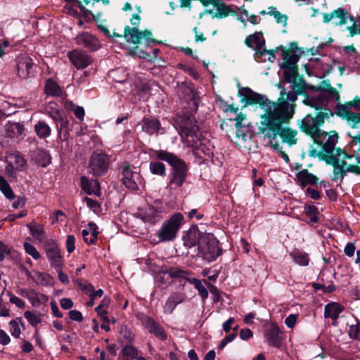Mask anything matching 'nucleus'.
<instances>
[{
	"label": "nucleus",
	"instance_id": "4",
	"mask_svg": "<svg viewBox=\"0 0 360 360\" xmlns=\"http://www.w3.org/2000/svg\"><path fill=\"white\" fill-rule=\"evenodd\" d=\"M154 156L158 160L167 162L172 167L173 173L169 182L170 185H174L176 187L181 186L187 174V167L185 162L175 154L165 150H155Z\"/></svg>",
	"mask_w": 360,
	"mask_h": 360
},
{
	"label": "nucleus",
	"instance_id": "45",
	"mask_svg": "<svg viewBox=\"0 0 360 360\" xmlns=\"http://www.w3.org/2000/svg\"><path fill=\"white\" fill-rule=\"evenodd\" d=\"M24 316L33 327H37L42 321L41 314H37L30 311H25Z\"/></svg>",
	"mask_w": 360,
	"mask_h": 360
},
{
	"label": "nucleus",
	"instance_id": "46",
	"mask_svg": "<svg viewBox=\"0 0 360 360\" xmlns=\"http://www.w3.org/2000/svg\"><path fill=\"white\" fill-rule=\"evenodd\" d=\"M179 89L185 94L184 99L186 101H191L195 105L196 104L198 94L191 86L182 85Z\"/></svg>",
	"mask_w": 360,
	"mask_h": 360
},
{
	"label": "nucleus",
	"instance_id": "24",
	"mask_svg": "<svg viewBox=\"0 0 360 360\" xmlns=\"http://www.w3.org/2000/svg\"><path fill=\"white\" fill-rule=\"evenodd\" d=\"M6 158L8 167L16 170H22L26 165V161L23 156L18 151L7 153Z\"/></svg>",
	"mask_w": 360,
	"mask_h": 360
},
{
	"label": "nucleus",
	"instance_id": "7",
	"mask_svg": "<svg viewBox=\"0 0 360 360\" xmlns=\"http://www.w3.org/2000/svg\"><path fill=\"white\" fill-rule=\"evenodd\" d=\"M110 158L101 151H95L89 158L88 169L94 176L105 174L108 169Z\"/></svg>",
	"mask_w": 360,
	"mask_h": 360
},
{
	"label": "nucleus",
	"instance_id": "15",
	"mask_svg": "<svg viewBox=\"0 0 360 360\" xmlns=\"http://www.w3.org/2000/svg\"><path fill=\"white\" fill-rule=\"evenodd\" d=\"M68 56L77 69L85 68L92 63L91 57L82 51L73 50L68 53Z\"/></svg>",
	"mask_w": 360,
	"mask_h": 360
},
{
	"label": "nucleus",
	"instance_id": "33",
	"mask_svg": "<svg viewBox=\"0 0 360 360\" xmlns=\"http://www.w3.org/2000/svg\"><path fill=\"white\" fill-rule=\"evenodd\" d=\"M81 185L82 189L88 194L98 195L100 191V185L97 179L89 181L86 177L82 176Z\"/></svg>",
	"mask_w": 360,
	"mask_h": 360
},
{
	"label": "nucleus",
	"instance_id": "35",
	"mask_svg": "<svg viewBox=\"0 0 360 360\" xmlns=\"http://www.w3.org/2000/svg\"><path fill=\"white\" fill-rule=\"evenodd\" d=\"M34 131L40 139H46L51 134L50 126L44 121H38L34 127Z\"/></svg>",
	"mask_w": 360,
	"mask_h": 360
},
{
	"label": "nucleus",
	"instance_id": "30",
	"mask_svg": "<svg viewBox=\"0 0 360 360\" xmlns=\"http://www.w3.org/2000/svg\"><path fill=\"white\" fill-rule=\"evenodd\" d=\"M296 179L300 185L304 187L308 184H316L319 179L316 176L310 173L307 169H302L296 174Z\"/></svg>",
	"mask_w": 360,
	"mask_h": 360
},
{
	"label": "nucleus",
	"instance_id": "39",
	"mask_svg": "<svg viewBox=\"0 0 360 360\" xmlns=\"http://www.w3.org/2000/svg\"><path fill=\"white\" fill-rule=\"evenodd\" d=\"M163 274H168L172 278H182L188 281V278H191L189 276L191 274V273L177 267H172L165 271Z\"/></svg>",
	"mask_w": 360,
	"mask_h": 360
},
{
	"label": "nucleus",
	"instance_id": "47",
	"mask_svg": "<svg viewBox=\"0 0 360 360\" xmlns=\"http://www.w3.org/2000/svg\"><path fill=\"white\" fill-rule=\"evenodd\" d=\"M20 323H21V318H18V319H13L11 321H10V322L8 323L9 331H10L11 335L15 338H19L21 334Z\"/></svg>",
	"mask_w": 360,
	"mask_h": 360
},
{
	"label": "nucleus",
	"instance_id": "28",
	"mask_svg": "<svg viewBox=\"0 0 360 360\" xmlns=\"http://www.w3.org/2000/svg\"><path fill=\"white\" fill-rule=\"evenodd\" d=\"M343 307L337 302L328 304L324 309V316L330 318L334 321L333 325H335L339 314L343 311Z\"/></svg>",
	"mask_w": 360,
	"mask_h": 360
},
{
	"label": "nucleus",
	"instance_id": "22",
	"mask_svg": "<svg viewBox=\"0 0 360 360\" xmlns=\"http://www.w3.org/2000/svg\"><path fill=\"white\" fill-rule=\"evenodd\" d=\"M185 300V295L181 292L172 293L167 298L164 307L163 311L167 314H171L175 307Z\"/></svg>",
	"mask_w": 360,
	"mask_h": 360
},
{
	"label": "nucleus",
	"instance_id": "27",
	"mask_svg": "<svg viewBox=\"0 0 360 360\" xmlns=\"http://www.w3.org/2000/svg\"><path fill=\"white\" fill-rule=\"evenodd\" d=\"M200 232L196 229H190L183 236L184 245L191 248L194 247L197 243L200 245Z\"/></svg>",
	"mask_w": 360,
	"mask_h": 360
},
{
	"label": "nucleus",
	"instance_id": "2",
	"mask_svg": "<svg viewBox=\"0 0 360 360\" xmlns=\"http://www.w3.org/2000/svg\"><path fill=\"white\" fill-rule=\"evenodd\" d=\"M340 95L337 90L330 86L328 89H321L312 95L307 96L304 103L321 111L315 119L319 127L322 125L325 120L333 115L332 109L337 108Z\"/></svg>",
	"mask_w": 360,
	"mask_h": 360
},
{
	"label": "nucleus",
	"instance_id": "9",
	"mask_svg": "<svg viewBox=\"0 0 360 360\" xmlns=\"http://www.w3.org/2000/svg\"><path fill=\"white\" fill-rule=\"evenodd\" d=\"M163 212H165V208L162 202L157 200L153 205L141 209L136 214L143 221L154 224L161 218Z\"/></svg>",
	"mask_w": 360,
	"mask_h": 360
},
{
	"label": "nucleus",
	"instance_id": "13",
	"mask_svg": "<svg viewBox=\"0 0 360 360\" xmlns=\"http://www.w3.org/2000/svg\"><path fill=\"white\" fill-rule=\"evenodd\" d=\"M132 170L129 165H125L122 169V183L128 188L136 191L139 189V185L142 184L143 179L136 168Z\"/></svg>",
	"mask_w": 360,
	"mask_h": 360
},
{
	"label": "nucleus",
	"instance_id": "17",
	"mask_svg": "<svg viewBox=\"0 0 360 360\" xmlns=\"http://www.w3.org/2000/svg\"><path fill=\"white\" fill-rule=\"evenodd\" d=\"M152 33L150 31L140 32L136 27L127 26L124 29V37L126 41L134 44L140 43L143 39H149Z\"/></svg>",
	"mask_w": 360,
	"mask_h": 360
},
{
	"label": "nucleus",
	"instance_id": "31",
	"mask_svg": "<svg viewBox=\"0 0 360 360\" xmlns=\"http://www.w3.org/2000/svg\"><path fill=\"white\" fill-rule=\"evenodd\" d=\"M27 227L29 229L31 235L36 240L41 243L46 239V232L42 224L32 221L27 224Z\"/></svg>",
	"mask_w": 360,
	"mask_h": 360
},
{
	"label": "nucleus",
	"instance_id": "32",
	"mask_svg": "<svg viewBox=\"0 0 360 360\" xmlns=\"http://www.w3.org/2000/svg\"><path fill=\"white\" fill-rule=\"evenodd\" d=\"M54 122L56 123L58 137L63 141L68 139L69 136L68 120L61 115Z\"/></svg>",
	"mask_w": 360,
	"mask_h": 360
},
{
	"label": "nucleus",
	"instance_id": "61",
	"mask_svg": "<svg viewBox=\"0 0 360 360\" xmlns=\"http://www.w3.org/2000/svg\"><path fill=\"white\" fill-rule=\"evenodd\" d=\"M66 249L69 253L72 252L75 249V238L72 235L67 236L65 242Z\"/></svg>",
	"mask_w": 360,
	"mask_h": 360
},
{
	"label": "nucleus",
	"instance_id": "38",
	"mask_svg": "<svg viewBox=\"0 0 360 360\" xmlns=\"http://www.w3.org/2000/svg\"><path fill=\"white\" fill-rule=\"evenodd\" d=\"M64 107L65 109L71 110L73 112L75 117L81 122L84 120L85 111L83 107L78 106L73 103L70 101H66L64 103Z\"/></svg>",
	"mask_w": 360,
	"mask_h": 360
},
{
	"label": "nucleus",
	"instance_id": "11",
	"mask_svg": "<svg viewBox=\"0 0 360 360\" xmlns=\"http://www.w3.org/2000/svg\"><path fill=\"white\" fill-rule=\"evenodd\" d=\"M322 15L324 23H331L335 26L345 25L349 20L354 21V17L345 8H338L330 13H324Z\"/></svg>",
	"mask_w": 360,
	"mask_h": 360
},
{
	"label": "nucleus",
	"instance_id": "51",
	"mask_svg": "<svg viewBox=\"0 0 360 360\" xmlns=\"http://www.w3.org/2000/svg\"><path fill=\"white\" fill-rule=\"evenodd\" d=\"M8 131L11 136H20L24 132V127L20 123L14 122L9 124Z\"/></svg>",
	"mask_w": 360,
	"mask_h": 360
},
{
	"label": "nucleus",
	"instance_id": "43",
	"mask_svg": "<svg viewBox=\"0 0 360 360\" xmlns=\"http://www.w3.org/2000/svg\"><path fill=\"white\" fill-rule=\"evenodd\" d=\"M188 282L194 285L195 288L198 290L199 295L203 300L208 297L207 290L202 284L201 281L198 278H188Z\"/></svg>",
	"mask_w": 360,
	"mask_h": 360
},
{
	"label": "nucleus",
	"instance_id": "44",
	"mask_svg": "<svg viewBox=\"0 0 360 360\" xmlns=\"http://www.w3.org/2000/svg\"><path fill=\"white\" fill-rule=\"evenodd\" d=\"M150 171L152 174L165 176L166 169L165 165L158 161H151L149 165Z\"/></svg>",
	"mask_w": 360,
	"mask_h": 360
},
{
	"label": "nucleus",
	"instance_id": "40",
	"mask_svg": "<svg viewBox=\"0 0 360 360\" xmlns=\"http://www.w3.org/2000/svg\"><path fill=\"white\" fill-rule=\"evenodd\" d=\"M110 76L112 79L118 83L125 82L128 78V72L123 68H118L110 72Z\"/></svg>",
	"mask_w": 360,
	"mask_h": 360
},
{
	"label": "nucleus",
	"instance_id": "58",
	"mask_svg": "<svg viewBox=\"0 0 360 360\" xmlns=\"http://www.w3.org/2000/svg\"><path fill=\"white\" fill-rule=\"evenodd\" d=\"M31 305L33 307H40V302L39 300V294L35 290H31V293L30 294L29 297L27 298Z\"/></svg>",
	"mask_w": 360,
	"mask_h": 360
},
{
	"label": "nucleus",
	"instance_id": "37",
	"mask_svg": "<svg viewBox=\"0 0 360 360\" xmlns=\"http://www.w3.org/2000/svg\"><path fill=\"white\" fill-rule=\"evenodd\" d=\"M41 112L52 119L55 122L62 115L57 107V103L51 102L46 105Z\"/></svg>",
	"mask_w": 360,
	"mask_h": 360
},
{
	"label": "nucleus",
	"instance_id": "1",
	"mask_svg": "<svg viewBox=\"0 0 360 360\" xmlns=\"http://www.w3.org/2000/svg\"><path fill=\"white\" fill-rule=\"evenodd\" d=\"M285 90L281 91V97L277 102H273L266 97L253 94L250 98L255 103L260 105L263 113L261 115V133L268 137L274 150L278 151L280 146L276 141L277 135H280L284 142L290 145L297 141V131L282 127L283 124L288 123L295 113V105L284 98Z\"/></svg>",
	"mask_w": 360,
	"mask_h": 360
},
{
	"label": "nucleus",
	"instance_id": "14",
	"mask_svg": "<svg viewBox=\"0 0 360 360\" xmlns=\"http://www.w3.org/2000/svg\"><path fill=\"white\" fill-rule=\"evenodd\" d=\"M46 257L54 269L63 268V262L58 245L53 240H49L45 243Z\"/></svg>",
	"mask_w": 360,
	"mask_h": 360
},
{
	"label": "nucleus",
	"instance_id": "20",
	"mask_svg": "<svg viewBox=\"0 0 360 360\" xmlns=\"http://www.w3.org/2000/svg\"><path fill=\"white\" fill-rule=\"evenodd\" d=\"M345 172L360 174V167L356 165H347L344 160L340 162V160L338 159L334 165L333 180H338V179H342Z\"/></svg>",
	"mask_w": 360,
	"mask_h": 360
},
{
	"label": "nucleus",
	"instance_id": "52",
	"mask_svg": "<svg viewBox=\"0 0 360 360\" xmlns=\"http://www.w3.org/2000/svg\"><path fill=\"white\" fill-rule=\"evenodd\" d=\"M348 335L351 339L360 341V321L359 320L356 319V324L349 326Z\"/></svg>",
	"mask_w": 360,
	"mask_h": 360
},
{
	"label": "nucleus",
	"instance_id": "41",
	"mask_svg": "<svg viewBox=\"0 0 360 360\" xmlns=\"http://www.w3.org/2000/svg\"><path fill=\"white\" fill-rule=\"evenodd\" d=\"M121 352L125 360L135 359L139 355V350L130 344L124 345Z\"/></svg>",
	"mask_w": 360,
	"mask_h": 360
},
{
	"label": "nucleus",
	"instance_id": "42",
	"mask_svg": "<svg viewBox=\"0 0 360 360\" xmlns=\"http://www.w3.org/2000/svg\"><path fill=\"white\" fill-rule=\"evenodd\" d=\"M79 8L81 11L86 15L88 16L89 14H91V11L86 9L81 3H79V5H73V4H66L64 6V11L66 13L75 15L77 14V8Z\"/></svg>",
	"mask_w": 360,
	"mask_h": 360
},
{
	"label": "nucleus",
	"instance_id": "60",
	"mask_svg": "<svg viewBox=\"0 0 360 360\" xmlns=\"http://www.w3.org/2000/svg\"><path fill=\"white\" fill-rule=\"evenodd\" d=\"M203 282L208 285L210 292L214 295V302H218L220 300V293L219 289L207 282V280H203Z\"/></svg>",
	"mask_w": 360,
	"mask_h": 360
},
{
	"label": "nucleus",
	"instance_id": "6",
	"mask_svg": "<svg viewBox=\"0 0 360 360\" xmlns=\"http://www.w3.org/2000/svg\"><path fill=\"white\" fill-rule=\"evenodd\" d=\"M218 243L212 235L202 236L199 245L200 257L209 262L214 261L221 254Z\"/></svg>",
	"mask_w": 360,
	"mask_h": 360
},
{
	"label": "nucleus",
	"instance_id": "25",
	"mask_svg": "<svg viewBox=\"0 0 360 360\" xmlns=\"http://www.w3.org/2000/svg\"><path fill=\"white\" fill-rule=\"evenodd\" d=\"M302 131L309 134L312 138L321 131L315 119L311 115H307L300 125Z\"/></svg>",
	"mask_w": 360,
	"mask_h": 360
},
{
	"label": "nucleus",
	"instance_id": "49",
	"mask_svg": "<svg viewBox=\"0 0 360 360\" xmlns=\"http://www.w3.org/2000/svg\"><path fill=\"white\" fill-rule=\"evenodd\" d=\"M304 212L307 217H309L311 223H316L319 221V210L318 208L313 205H309L304 207Z\"/></svg>",
	"mask_w": 360,
	"mask_h": 360
},
{
	"label": "nucleus",
	"instance_id": "5",
	"mask_svg": "<svg viewBox=\"0 0 360 360\" xmlns=\"http://www.w3.org/2000/svg\"><path fill=\"white\" fill-rule=\"evenodd\" d=\"M184 216L180 212L174 213L162 226L158 233L161 241H169L174 239L184 221Z\"/></svg>",
	"mask_w": 360,
	"mask_h": 360
},
{
	"label": "nucleus",
	"instance_id": "55",
	"mask_svg": "<svg viewBox=\"0 0 360 360\" xmlns=\"http://www.w3.org/2000/svg\"><path fill=\"white\" fill-rule=\"evenodd\" d=\"M352 22V25L347 27L349 35L353 37L357 34H360V15L357 16L356 19L354 18V21Z\"/></svg>",
	"mask_w": 360,
	"mask_h": 360
},
{
	"label": "nucleus",
	"instance_id": "53",
	"mask_svg": "<svg viewBox=\"0 0 360 360\" xmlns=\"http://www.w3.org/2000/svg\"><path fill=\"white\" fill-rule=\"evenodd\" d=\"M23 247L25 252L30 255L34 259L37 260L40 258L41 255L34 245L27 242H25Z\"/></svg>",
	"mask_w": 360,
	"mask_h": 360
},
{
	"label": "nucleus",
	"instance_id": "50",
	"mask_svg": "<svg viewBox=\"0 0 360 360\" xmlns=\"http://www.w3.org/2000/svg\"><path fill=\"white\" fill-rule=\"evenodd\" d=\"M268 13L273 16L278 23L285 26L287 25L288 16L285 14H282L281 12L277 11L276 8H269Z\"/></svg>",
	"mask_w": 360,
	"mask_h": 360
},
{
	"label": "nucleus",
	"instance_id": "54",
	"mask_svg": "<svg viewBox=\"0 0 360 360\" xmlns=\"http://www.w3.org/2000/svg\"><path fill=\"white\" fill-rule=\"evenodd\" d=\"M283 63L281 67H295V64L298 61V57L294 53H286L283 58Z\"/></svg>",
	"mask_w": 360,
	"mask_h": 360
},
{
	"label": "nucleus",
	"instance_id": "10",
	"mask_svg": "<svg viewBox=\"0 0 360 360\" xmlns=\"http://www.w3.org/2000/svg\"><path fill=\"white\" fill-rule=\"evenodd\" d=\"M337 114L354 123L360 122V98L341 105L338 102Z\"/></svg>",
	"mask_w": 360,
	"mask_h": 360
},
{
	"label": "nucleus",
	"instance_id": "19",
	"mask_svg": "<svg viewBox=\"0 0 360 360\" xmlns=\"http://www.w3.org/2000/svg\"><path fill=\"white\" fill-rule=\"evenodd\" d=\"M266 341L269 346L279 347L281 345L282 338L281 330L276 324L269 326L264 332Z\"/></svg>",
	"mask_w": 360,
	"mask_h": 360
},
{
	"label": "nucleus",
	"instance_id": "23",
	"mask_svg": "<svg viewBox=\"0 0 360 360\" xmlns=\"http://www.w3.org/2000/svg\"><path fill=\"white\" fill-rule=\"evenodd\" d=\"M142 130L149 135L158 134L162 130L159 120L155 117H144L141 122Z\"/></svg>",
	"mask_w": 360,
	"mask_h": 360
},
{
	"label": "nucleus",
	"instance_id": "8",
	"mask_svg": "<svg viewBox=\"0 0 360 360\" xmlns=\"http://www.w3.org/2000/svg\"><path fill=\"white\" fill-rule=\"evenodd\" d=\"M245 44L254 50H255V58L256 60H262L266 55H269V60H271V57L274 58V54L271 51H267L264 48V40L262 39V34L256 32L248 36L245 39Z\"/></svg>",
	"mask_w": 360,
	"mask_h": 360
},
{
	"label": "nucleus",
	"instance_id": "16",
	"mask_svg": "<svg viewBox=\"0 0 360 360\" xmlns=\"http://www.w3.org/2000/svg\"><path fill=\"white\" fill-rule=\"evenodd\" d=\"M75 42L89 51H96L101 46L98 39L89 32H82L75 37Z\"/></svg>",
	"mask_w": 360,
	"mask_h": 360
},
{
	"label": "nucleus",
	"instance_id": "62",
	"mask_svg": "<svg viewBox=\"0 0 360 360\" xmlns=\"http://www.w3.org/2000/svg\"><path fill=\"white\" fill-rule=\"evenodd\" d=\"M38 158H41V161L40 162V165L42 166V167H46L47 166L50 162H51V158H50V156L49 155L45 152V151H41L39 154H38Z\"/></svg>",
	"mask_w": 360,
	"mask_h": 360
},
{
	"label": "nucleus",
	"instance_id": "57",
	"mask_svg": "<svg viewBox=\"0 0 360 360\" xmlns=\"http://www.w3.org/2000/svg\"><path fill=\"white\" fill-rule=\"evenodd\" d=\"M76 283L86 295H89V293H91L94 290V286L86 281L77 280Z\"/></svg>",
	"mask_w": 360,
	"mask_h": 360
},
{
	"label": "nucleus",
	"instance_id": "59",
	"mask_svg": "<svg viewBox=\"0 0 360 360\" xmlns=\"http://www.w3.org/2000/svg\"><path fill=\"white\" fill-rule=\"evenodd\" d=\"M291 84V90L296 92L297 94H302L304 90V83L302 80L299 82L295 80L294 82H290Z\"/></svg>",
	"mask_w": 360,
	"mask_h": 360
},
{
	"label": "nucleus",
	"instance_id": "63",
	"mask_svg": "<svg viewBox=\"0 0 360 360\" xmlns=\"http://www.w3.org/2000/svg\"><path fill=\"white\" fill-rule=\"evenodd\" d=\"M298 315L297 314H290L285 320V325L290 328H292L297 321Z\"/></svg>",
	"mask_w": 360,
	"mask_h": 360
},
{
	"label": "nucleus",
	"instance_id": "3",
	"mask_svg": "<svg viewBox=\"0 0 360 360\" xmlns=\"http://www.w3.org/2000/svg\"><path fill=\"white\" fill-rule=\"evenodd\" d=\"M196 123L193 115H184L178 121L179 135L181 141L187 147L200 149L205 153L203 146L206 145L207 140L201 137Z\"/></svg>",
	"mask_w": 360,
	"mask_h": 360
},
{
	"label": "nucleus",
	"instance_id": "64",
	"mask_svg": "<svg viewBox=\"0 0 360 360\" xmlns=\"http://www.w3.org/2000/svg\"><path fill=\"white\" fill-rule=\"evenodd\" d=\"M356 250V247L353 243H348L345 247L344 252L345 254L349 257H353L354 255V252Z\"/></svg>",
	"mask_w": 360,
	"mask_h": 360
},
{
	"label": "nucleus",
	"instance_id": "26",
	"mask_svg": "<svg viewBox=\"0 0 360 360\" xmlns=\"http://www.w3.org/2000/svg\"><path fill=\"white\" fill-rule=\"evenodd\" d=\"M98 231L96 224L90 222L88 226L82 230V236L84 242L89 245L94 244L98 238Z\"/></svg>",
	"mask_w": 360,
	"mask_h": 360
},
{
	"label": "nucleus",
	"instance_id": "56",
	"mask_svg": "<svg viewBox=\"0 0 360 360\" xmlns=\"http://www.w3.org/2000/svg\"><path fill=\"white\" fill-rule=\"evenodd\" d=\"M7 295L9 297L10 302L15 304L17 307L20 309H23L25 307V302L20 297L13 295L11 292H8Z\"/></svg>",
	"mask_w": 360,
	"mask_h": 360
},
{
	"label": "nucleus",
	"instance_id": "21",
	"mask_svg": "<svg viewBox=\"0 0 360 360\" xmlns=\"http://www.w3.org/2000/svg\"><path fill=\"white\" fill-rule=\"evenodd\" d=\"M33 66L32 59L27 55L21 56L17 60L18 75L22 79L30 77Z\"/></svg>",
	"mask_w": 360,
	"mask_h": 360
},
{
	"label": "nucleus",
	"instance_id": "18",
	"mask_svg": "<svg viewBox=\"0 0 360 360\" xmlns=\"http://www.w3.org/2000/svg\"><path fill=\"white\" fill-rule=\"evenodd\" d=\"M142 324L148 328V331L156 338L165 340L167 339V334L163 328L156 323L155 320L148 316H143L141 319Z\"/></svg>",
	"mask_w": 360,
	"mask_h": 360
},
{
	"label": "nucleus",
	"instance_id": "34",
	"mask_svg": "<svg viewBox=\"0 0 360 360\" xmlns=\"http://www.w3.org/2000/svg\"><path fill=\"white\" fill-rule=\"evenodd\" d=\"M44 91L46 95L51 96H62L63 93L61 87L52 79L46 80Z\"/></svg>",
	"mask_w": 360,
	"mask_h": 360
},
{
	"label": "nucleus",
	"instance_id": "12",
	"mask_svg": "<svg viewBox=\"0 0 360 360\" xmlns=\"http://www.w3.org/2000/svg\"><path fill=\"white\" fill-rule=\"evenodd\" d=\"M314 142L322 146L323 150L328 153H333L335 146L338 140V134L335 131L332 134H329L321 130L317 134H315L313 138Z\"/></svg>",
	"mask_w": 360,
	"mask_h": 360
},
{
	"label": "nucleus",
	"instance_id": "36",
	"mask_svg": "<svg viewBox=\"0 0 360 360\" xmlns=\"http://www.w3.org/2000/svg\"><path fill=\"white\" fill-rule=\"evenodd\" d=\"M290 255L293 259L295 262L300 266H307L309 263V255L304 251L295 249L292 250Z\"/></svg>",
	"mask_w": 360,
	"mask_h": 360
},
{
	"label": "nucleus",
	"instance_id": "29",
	"mask_svg": "<svg viewBox=\"0 0 360 360\" xmlns=\"http://www.w3.org/2000/svg\"><path fill=\"white\" fill-rule=\"evenodd\" d=\"M30 273L27 274V276L31 278L37 284L45 286L51 285L53 283V277L46 273L34 271L30 275Z\"/></svg>",
	"mask_w": 360,
	"mask_h": 360
},
{
	"label": "nucleus",
	"instance_id": "48",
	"mask_svg": "<svg viewBox=\"0 0 360 360\" xmlns=\"http://www.w3.org/2000/svg\"><path fill=\"white\" fill-rule=\"evenodd\" d=\"M285 68L283 72V77L285 81L290 83L294 82L295 80L297 79V70L296 67H281Z\"/></svg>",
	"mask_w": 360,
	"mask_h": 360
}]
</instances>
